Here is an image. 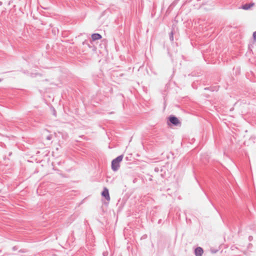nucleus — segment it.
Segmentation results:
<instances>
[{
    "label": "nucleus",
    "instance_id": "f257e3e1",
    "mask_svg": "<svg viewBox=\"0 0 256 256\" xmlns=\"http://www.w3.org/2000/svg\"><path fill=\"white\" fill-rule=\"evenodd\" d=\"M122 158L123 156L120 155L112 160V169L113 171L116 172L119 169L120 167V162L122 161Z\"/></svg>",
    "mask_w": 256,
    "mask_h": 256
},
{
    "label": "nucleus",
    "instance_id": "f03ea898",
    "mask_svg": "<svg viewBox=\"0 0 256 256\" xmlns=\"http://www.w3.org/2000/svg\"><path fill=\"white\" fill-rule=\"evenodd\" d=\"M170 124L174 126H180L181 122L176 116L173 115H171L169 116L168 120V125H170Z\"/></svg>",
    "mask_w": 256,
    "mask_h": 256
},
{
    "label": "nucleus",
    "instance_id": "7ed1b4c3",
    "mask_svg": "<svg viewBox=\"0 0 256 256\" xmlns=\"http://www.w3.org/2000/svg\"><path fill=\"white\" fill-rule=\"evenodd\" d=\"M102 196L104 197L107 200L109 201L110 200L108 190L106 188H104V190L102 192Z\"/></svg>",
    "mask_w": 256,
    "mask_h": 256
},
{
    "label": "nucleus",
    "instance_id": "20e7f679",
    "mask_svg": "<svg viewBox=\"0 0 256 256\" xmlns=\"http://www.w3.org/2000/svg\"><path fill=\"white\" fill-rule=\"evenodd\" d=\"M203 252V249L201 247H198L195 249L194 254L196 256H202Z\"/></svg>",
    "mask_w": 256,
    "mask_h": 256
},
{
    "label": "nucleus",
    "instance_id": "39448f33",
    "mask_svg": "<svg viewBox=\"0 0 256 256\" xmlns=\"http://www.w3.org/2000/svg\"><path fill=\"white\" fill-rule=\"evenodd\" d=\"M102 38V36L98 33L94 34L92 35V38L93 41L100 40Z\"/></svg>",
    "mask_w": 256,
    "mask_h": 256
},
{
    "label": "nucleus",
    "instance_id": "423d86ee",
    "mask_svg": "<svg viewBox=\"0 0 256 256\" xmlns=\"http://www.w3.org/2000/svg\"><path fill=\"white\" fill-rule=\"evenodd\" d=\"M254 5V3L251 4H246L242 6V8L245 10H248L250 8V7Z\"/></svg>",
    "mask_w": 256,
    "mask_h": 256
},
{
    "label": "nucleus",
    "instance_id": "0eeeda50",
    "mask_svg": "<svg viewBox=\"0 0 256 256\" xmlns=\"http://www.w3.org/2000/svg\"><path fill=\"white\" fill-rule=\"evenodd\" d=\"M170 40L172 42L174 40V33L172 31L170 34Z\"/></svg>",
    "mask_w": 256,
    "mask_h": 256
},
{
    "label": "nucleus",
    "instance_id": "6e6552de",
    "mask_svg": "<svg viewBox=\"0 0 256 256\" xmlns=\"http://www.w3.org/2000/svg\"><path fill=\"white\" fill-rule=\"evenodd\" d=\"M253 38L254 40H256V31L253 33Z\"/></svg>",
    "mask_w": 256,
    "mask_h": 256
},
{
    "label": "nucleus",
    "instance_id": "1a4fd4ad",
    "mask_svg": "<svg viewBox=\"0 0 256 256\" xmlns=\"http://www.w3.org/2000/svg\"><path fill=\"white\" fill-rule=\"evenodd\" d=\"M218 86H215V87L213 89L212 88V91H214V90L217 91L218 90Z\"/></svg>",
    "mask_w": 256,
    "mask_h": 256
},
{
    "label": "nucleus",
    "instance_id": "9d476101",
    "mask_svg": "<svg viewBox=\"0 0 256 256\" xmlns=\"http://www.w3.org/2000/svg\"><path fill=\"white\" fill-rule=\"evenodd\" d=\"M46 139L48 140H50L52 139V136H48L46 137Z\"/></svg>",
    "mask_w": 256,
    "mask_h": 256
},
{
    "label": "nucleus",
    "instance_id": "9b49d317",
    "mask_svg": "<svg viewBox=\"0 0 256 256\" xmlns=\"http://www.w3.org/2000/svg\"><path fill=\"white\" fill-rule=\"evenodd\" d=\"M251 238H252V236H249V240H251Z\"/></svg>",
    "mask_w": 256,
    "mask_h": 256
},
{
    "label": "nucleus",
    "instance_id": "f8f14e48",
    "mask_svg": "<svg viewBox=\"0 0 256 256\" xmlns=\"http://www.w3.org/2000/svg\"><path fill=\"white\" fill-rule=\"evenodd\" d=\"M210 88H205L204 90H208Z\"/></svg>",
    "mask_w": 256,
    "mask_h": 256
},
{
    "label": "nucleus",
    "instance_id": "ddd939ff",
    "mask_svg": "<svg viewBox=\"0 0 256 256\" xmlns=\"http://www.w3.org/2000/svg\"><path fill=\"white\" fill-rule=\"evenodd\" d=\"M104 256H106V254H104Z\"/></svg>",
    "mask_w": 256,
    "mask_h": 256
},
{
    "label": "nucleus",
    "instance_id": "4468645a",
    "mask_svg": "<svg viewBox=\"0 0 256 256\" xmlns=\"http://www.w3.org/2000/svg\"><path fill=\"white\" fill-rule=\"evenodd\" d=\"M104 256H106V254H104Z\"/></svg>",
    "mask_w": 256,
    "mask_h": 256
},
{
    "label": "nucleus",
    "instance_id": "2eb2a0df",
    "mask_svg": "<svg viewBox=\"0 0 256 256\" xmlns=\"http://www.w3.org/2000/svg\"><path fill=\"white\" fill-rule=\"evenodd\" d=\"M1 80H1V79L0 78V82H1Z\"/></svg>",
    "mask_w": 256,
    "mask_h": 256
},
{
    "label": "nucleus",
    "instance_id": "dca6fc26",
    "mask_svg": "<svg viewBox=\"0 0 256 256\" xmlns=\"http://www.w3.org/2000/svg\"><path fill=\"white\" fill-rule=\"evenodd\" d=\"M0 4H2V2H0Z\"/></svg>",
    "mask_w": 256,
    "mask_h": 256
},
{
    "label": "nucleus",
    "instance_id": "f3484780",
    "mask_svg": "<svg viewBox=\"0 0 256 256\" xmlns=\"http://www.w3.org/2000/svg\"><path fill=\"white\" fill-rule=\"evenodd\" d=\"M0 4H2V2H0Z\"/></svg>",
    "mask_w": 256,
    "mask_h": 256
},
{
    "label": "nucleus",
    "instance_id": "a211bd4d",
    "mask_svg": "<svg viewBox=\"0 0 256 256\" xmlns=\"http://www.w3.org/2000/svg\"><path fill=\"white\" fill-rule=\"evenodd\" d=\"M0 4H2V2H0Z\"/></svg>",
    "mask_w": 256,
    "mask_h": 256
}]
</instances>
